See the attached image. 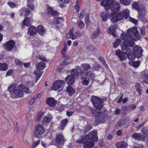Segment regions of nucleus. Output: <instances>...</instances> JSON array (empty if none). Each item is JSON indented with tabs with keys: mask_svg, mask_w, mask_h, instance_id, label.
Segmentation results:
<instances>
[{
	"mask_svg": "<svg viewBox=\"0 0 148 148\" xmlns=\"http://www.w3.org/2000/svg\"><path fill=\"white\" fill-rule=\"evenodd\" d=\"M63 18L62 17H54L52 19L51 22L54 24H58L60 23L61 21H63Z\"/></svg>",
	"mask_w": 148,
	"mask_h": 148,
	"instance_id": "nucleus-32",
	"label": "nucleus"
},
{
	"mask_svg": "<svg viewBox=\"0 0 148 148\" xmlns=\"http://www.w3.org/2000/svg\"><path fill=\"white\" fill-rule=\"evenodd\" d=\"M121 41V40L119 38L116 39L114 42L113 43V47L116 48L119 46Z\"/></svg>",
	"mask_w": 148,
	"mask_h": 148,
	"instance_id": "nucleus-49",
	"label": "nucleus"
},
{
	"mask_svg": "<svg viewBox=\"0 0 148 148\" xmlns=\"http://www.w3.org/2000/svg\"><path fill=\"white\" fill-rule=\"evenodd\" d=\"M112 6L110 8V10L112 11L113 12H119L120 9V4L118 2H116L115 4H113Z\"/></svg>",
	"mask_w": 148,
	"mask_h": 148,
	"instance_id": "nucleus-18",
	"label": "nucleus"
},
{
	"mask_svg": "<svg viewBox=\"0 0 148 148\" xmlns=\"http://www.w3.org/2000/svg\"><path fill=\"white\" fill-rule=\"evenodd\" d=\"M31 19L30 17H26L23 21L22 25V28H23L24 26H29L31 25Z\"/></svg>",
	"mask_w": 148,
	"mask_h": 148,
	"instance_id": "nucleus-23",
	"label": "nucleus"
},
{
	"mask_svg": "<svg viewBox=\"0 0 148 148\" xmlns=\"http://www.w3.org/2000/svg\"><path fill=\"white\" fill-rule=\"evenodd\" d=\"M133 53L136 56L137 58H140L142 57L143 50L141 47L136 45L133 47Z\"/></svg>",
	"mask_w": 148,
	"mask_h": 148,
	"instance_id": "nucleus-13",
	"label": "nucleus"
},
{
	"mask_svg": "<svg viewBox=\"0 0 148 148\" xmlns=\"http://www.w3.org/2000/svg\"><path fill=\"white\" fill-rule=\"evenodd\" d=\"M108 117L105 114H102L101 113L99 112L95 118V121L99 123H104L107 120Z\"/></svg>",
	"mask_w": 148,
	"mask_h": 148,
	"instance_id": "nucleus-10",
	"label": "nucleus"
},
{
	"mask_svg": "<svg viewBox=\"0 0 148 148\" xmlns=\"http://www.w3.org/2000/svg\"><path fill=\"white\" fill-rule=\"evenodd\" d=\"M46 103L51 107H54L56 105V101L54 98L51 97H48L47 99Z\"/></svg>",
	"mask_w": 148,
	"mask_h": 148,
	"instance_id": "nucleus-17",
	"label": "nucleus"
},
{
	"mask_svg": "<svg viewBox=\"0 0 148 148\" xmlns=\"http://www.w3.org/2000/svg\"><path fill=\"white\" fill-rule=\"evenodd\" d=\"M34 1V0H27V6L32 10H34V7L33 4Z\"/></svg>",
	"mask_w": 148,
	"mask_h": 148,
	"instance_id": "nucleus-40",
	"label": "nucleus"
},
{
	"mask_svg": "<svg viewBox=\"0 0 148 148\" xmlns=\"http://www.w3.org/2000/svg\"><path fill=\"white\" fill-rule=\"evenodd\" d=\"M121 38L123 40H124L126 42H128V39L130 38V37L126 34L122 33L120 36Z\"/></svg>",
	"mask_w": 148,
	"mask_h": 148,
	"instance_id": "nucleus-38",
	"label": "nucleus"
},
{
	"mask_svg": "<svg viewBox=\"0 0 148 148\" xmlns=\"http://www.w3.org/2000/svg\"><path fill=\"white\" fill-rule=\"evenodd\" d=\"M59 13L57 11L53 10L50 16H58Z\"/></svg>",
	"mask_w": 148,
	"mask_h": 148,
	"instance_id": "nucleus-62",
	"label": "nucleus"
},
{
	"mask_svg": "<svg viewBox=\"0 0 148 148\" xmlns=\"http://www.w3.org/2000/svg\"><path fill=\"white\" fill-rule=\"evenodd\" d=\"M91 69L94 71H98L99 69H101V67L98 63L95 62L91 67Z\"/></svg>",
	"mask_w": 148,
	"mask_h": 148,
	"instance_id": "nucleus-48",
	"label": "nucleus"
},
{
	"mask_svg": "<svg viewBox=\"0 0 148 148\" xmlns=\"http://www.w3.org/2000/svg\"><path fill=\"white\" fill-rule=\"evenodd\" d=\"M115 25H113L110 26L108 28V33L112 35L114 37H117V35L116 34V31L115 29Z\"/></svg>",
	"mask_w": 148,
	"mask_h": 148,
	"instance_id": "nucleus-24",
	"label": "nucleus"
},
{
	"mask_svg": "<svg viewBox=\"0 0 148 148\" xmlns=\"http://www.w3.org/2000/svg\"><path fill=\"white\" fill-rule=\"evenodd\" d=\"M86 10L84 9L83 10L80 12L79 16V19H82L83 18L84 16L86 13Z\"/></svg>",
	"mask_w": 148,
	"mask_h": 148,
	"instance_id": "nucleus-57",
	"label": "nucleus"
},
{
	"mask_svg": "<svg viewBox=\"0 0 148 148\" xmlns=\"http://www.w3.org/2000/svg\"><path fill=\"white\" fill-rule=\"evenodd\" d=\"M116 145L118 148H127L128 144L125 142L121 141L116 143Z\"/></svg>",
	"mask_w": 148,
	"mask_h": 148,
	"instance_id": "nucleus-29",
	"label": "nucleus"
},
{
	"mask_svg": "<svg viewBox=\"0 0 148 148\" xmlns=\"http://www.w3.org/2000/svg\"><path fill=\"white\" fill-rule=\"evenodd\" d=\"M43 71H41L35 70L34 73L36 77V78L34 79L35 83H36L39 78H40Z\"/></svg>",
	"mask_w": 148,
	"mask_h": 148,
	"instance_id": "nucleus-25",
	"label": "nucleus"
},
{
	"mask_svg": "<svg viewBox=\"0 0 148 148\" xmlns=\"http://www.w3.org/2000/svg\"><path fill=\"white\" fill-rule=\"evenodd\" d=\"M97 130H95L88 133V140L91 142H95L98 140V138L97 136Z\"/></svg>",
	"mask_w": 148,
	"mask_h": 148,
	"instance_id": "nucleus-11",
	"label": "nucleus"
},
{
	"mask_svg": "<svg viewBox=\"0 0 148 148\" xmlns=\"http://www.w3.org/2000/svg\"><path fill=\"white\" fill-rule=\"evenodd\" d=\"M129 20L130 21L133 23L135 25H137L138 24V20L134 18H133L131 17H130L129 18Z\"/></svg>",
	"mask_w": 148,
	"mask_h": 148,
	"instance_id": "nucleus-59",
	"label": "nucleus"
},
{
	"mask_svg": "<svg viewBox=\"0 0 148 148\" xmlns=\"http://www.w3.org/2000/svg\"><path fill=\"white\" fill-rule=\"evenodd\" d=\"M46 63L42 61L40 62L35 64L36 68L37 70H44L46 67Z\"/></svg>",
	"mask_w": 148,
	"mask_h": 148,
	"instance_id": "nucleus-22",
	"label": "nucleus"
},
{
	"mask_svg": "<svg viewBox=\"0 0 148 148\" xmlns=\"http://www.w3.org/2000/svg\"><path fill=\"white\" fill-rule=\"evenodd\" d=\"M136 106L134 104H130L127 106L128 110H131V109H134L136 108Z\"/></svg>",
	"mask_w": 148,
	"mask_h": 148,
	"instance_id": "nucleus-63",
	"label": "nucleus"
},
{
	"mask_svg": "<svg viewBox=\"0 0 148 148\" xmlns=\"http://www.w3.org/2000/svg\"><path fill=\"white\" fill-rule=\"evenodd\" d=\"M89 111L90 112H91L93 115L94 116L95 118L97 114H98L99 113V112H97L95 109L90 108H89Z\"/></svg>",
	"mask_w": 148,
	"mask_h": 148,
	"instance_id": "nucleus-52",
	"label": "nucleus"
},
{
	"mask_svg": "<svg viewBox=\"0 0 148 148\" xmlns=\"http://www.w3.org/2000/svg\"><path fill=\"white\" fill-rule=\"evenodd\" d=\"M37 33L41 36H43L46 33L45 28L42 25H39L37 28Z\"/></svg>",
	"mask_w": 148,
	"mask_h": 148,
	"instance_id": "nucleus-20",
	"label": "nucleus"
},
{
	"mask_svg": "<svg viewBox=\"0 0 148 148\" xmlns=\"http://www.w3.org/2000/svg\"><path fill=\"white\" fill-rule=\"evenodd\" d=\"M21 13L20 14L21 16L23 15L24 16L28 15L30 13V10L28 8H22L21 9Z\"/></svg>",
	"mask_w": 148,
	"mask_h": 148,
	"instance_id": "nucleus-27",
	"label": "nucleus"
},
{
	"mask_svg": "<svg viewBox=\"0 0 148 148\" xmlns=\"http://www.w3.org/2000/svg\"><path fill=\"white\" fill-rule=\"evenodd\" d=\"M65 84V83L64 81L57 80L53 83L52 86V89L56 91H61L63 89Z\"/></svg>",
	"mask_w": 148,
	"mask_h": 148,
	"instance_id": "nucleus-6",
	"label": "nucleus"
},
{
	"mask_svg": "<svg viewBox=\"0 0 148 148\" xmlns=\"http://www.w3.org/2000/svg\"><path fill=\"white\" fill-rule=\"evenodd\" d=\"M93 142H91L88 140V141L84 144V148H90L94 145Z\"/></svg>",
	"mask_w": 148,
	"mask_h": 148,
	"instance_id": "nucleus-34",
	"label": "nucleus"
},
{
	"mask_svg": "<svg viewBox=\"0 0 148 148\" xmlns=\"http://www.w3.org/2000/svg\"><path fill=\"white\" fill-rule=\"evenodd\" d=\"M86 49L87 50H88L91 51H92L96 50L95 47L92 44L86 47Z\"/></svg>",
	"mask_w": 148,
	"mask_h": 148,
	"instance_id": "nucleus-51",
	"label": "nucleus"
},
{
	"mask_svg": "<svg viewBox=\"0 0 148 148\" xmlns=\"http://www.w3.org/2000/svg\"><path fill=\"white\" fill-rule=\"evenodd\" d=\"M84 21L86 25V28H87L90 25V22L89 21L88 14H86Z\"/></svg>",
	"mask_w": 148,
	"mask_h": 148,
	"instance_id": "nucleus-47",
	"label": "nucleus"
},
{
	"mask_svg": "<svg viewBox=\"0 0 148 148\" xmlns=\"http://www.w3.org/2000/svg\"><path fill=\"white\" fill-rule=\"evenodd\" d=\"M142 74L143 82L148 84V73H146L145 71H143Z\"/></svg>",
	"mask_w": 148,
	"mask_h": 148,
	"instance_id": "nucleus-37",
	"label": "nucleus"
},
{
	"mask_svg": "<svg viewBox=\"0 0 148 148\" xmlns=\"http://www.w3.org/2000/svg\"><path fill=\"white\" fill-rule=\"evenodd\" d=\"M100 32L99 29L98 27L96 29V30L92 32L91 36V38H95L97 37L99 33Z\"/></svg>",
	"mask_w": 148,
	"mask_h": 148,
	"instance_id": "nucleus-42",
	"label": "nucleus"
},
{
	"mask_svg": "<svg viewBox=\"0 0 148 148\" xmlns=\"http://www.w3.org/2000/svg\"><path fill=\"white\" fill-rule=\"evenodd\" d=\"M114 0H103L100 3V5L104 7L105 11H103L101 14V17L103 21H106L110 16L108 10L110 7L114 2Z\"/></svg>",
	"mask_w": 148,
	"mask_h": 148,
	"instance_id": "nucleus-2",
	"label": "nucleus"
},
{
	"mask_svg": "<svg viewBox=\"0 0 148 148\" xmlns=\"http://www.w3.org/2000/svg\"><path fill=\"white\" fill-rule=\"evenodd\" d=\"M77 24L79 28L81 29H83L85 27V25L84 22L81 21H80L77 22Z\"/></svg>",
	"mask_w": 148,
	"mask_h": 148,
	"instance_id": "nucleus-54",
	"label": "nucleus"
},
{
	"mask_svg": "<svg viewBox=\"0 0 148 148\" xmlns=\"http://www.w3.org/2000/svg\"><path fill=\"white\" fill-rule=\"evenodd\" d=\"M129 13L130 11L126 9L122 12H113L110 14L109 18L111 22L114 23L123 19L124 17L125 19H127L130 16Z\"/></svg>",
	"mask_w": 148,
	"mask_h": 148,
	"instance_id": "nucleus-1",
	"label": "nucleus"
},
{
	"mask_svg": "<svg viewBox=\"0 0 148 148\" xmlns=\"http://www.w3.org/2000/svg\"><path fill=\"white\" fill-rule=\"evenodd\" d=\"M8 67V65L6 63L0 62V71H6Z\"/></svg>",
	"mask_w": 148,
	"mask_h": 148,
	"instance_id": "nucleus-41",
	"label": "nucleus"
},
{
	"mask_svg": "<svg viewBox=\"0 0 148 148\" xmlns=\"http://www.w3.org/2000/svg\"><path fill=\"white\" fill-rule=\"evenodd\" d=\"M81 66L82 68V70L83 71H87L91 68L90 64L88 63L82 64H81Z\"/></svg>",
	"mask_w": 148,
	"mask_h": 148,
	"instance_id": "nucleus-35",
	"label": "nucleus"
},
{
	"mask_svg": "<svg viewBox=\"0 0 148 148\" xmlns=\"http://www.w3.org/2000/svg\"><path fill=\"white\" fill-rule=\"evenodd\" d=\"M115 52L116 55L119 57L120 60L123 61L126 59V58L124 56V53L122 51L118 49L116 50Z\"/></svg>",
	"mask_w": 148,
	"mask_h": 148,
	"instance_id": "nucleus-21",
	"label": "nucleus"
},
{
	"mask_svg": "<svg viewBox=\"0 0 148 148\" xmlns=\"http://www.w3.org/2000/svg\"><path fill=\"white\" fill-rule=\"evenodd\" d=\"M66 140L62 133H57L55 139V144L57 146H63Z\"/></svg>",
	"mask_w": 148,
	"mask_h": 148,
	"instance_id": "nucleus-7",
	"label": "nucleus"
},
{
	"mask_svg": "<svg viewBox=\"0 0 148 148\" xmlns=\"http://www.w3.org/2000/svg\"><path fill=\"white\" fill-rule=\"evenodd\" d=\"M45 130L44 128L40 124L37 125L36 127V130L34 133L35 137L39 138L41 135L44 132Z\"/></svg>",
	"mask_w": 148,
	"mask_h": 148,
	"instance_id": "nucleus-9",
	"label": "nucleus"
},
{
	"mask_svg": "<svg viewBox=\"0 0 148 148\" xmlns=\"http://www.w3.org/2000/svg\"><path fill=\"white\" fill-rule=\"evenodd\" d=\"M125 54L126 55L127 57L129 56L132 55L133 53L131 49H127V50L125 52Z\"/></svg>",
	"mask_w": 148,
	"mask_h": 148,
	"instance_id": "nucleus-58",
	"label": "nucleus"
},
{
	"mask_svg": "<svg viewBox=\"0 0 148 148\" xmlns=\"http://www.w3.org/2000/svg\"><path fill=\"white\" fill-rule=\"evenodd\" d=\"M132 7L133 9L138 11H140L141 10L138 2L134 1L132 4Z\"/></svg>",
	"mask_w": 148,
	"mask_h": 148,
	"instance_id": "nucleus-31",
	"label": "nucleus"
},
{
	"mask_svg": "<svg viewBox=\"0 0 148 148\" xmlns=\"http://www.w3.org/2000/svg\"><path fill=\"white\" fill-rule=\"evenodd\" d=\"M121 46L122 50L124 51L125 50L127 49L128 48L129 45L128 43L125 42H122L121 44Z\"/></svg>",
	"mask_w": 148,
	"mask_h": 148,
	"instance_id": "nucleus-43",
	"label": "nucleus"
},
{
	"mask_svg": "<svg viewBox=\"0 0 148 148\" xmlns=\"http://www.w3.org/2000/svg\"><path fill=\"white\" fill-rule=\"evenodd\" d=\"M136 57H137L135 55L134 53V54L132 53V55L128 56L127 58L129 60L132 61L134 60Z\"/></svg>",
	"mask_w": 148,
	"mask_h": 148,
	"instance_id": "nucleus-60",
	"label": "nucleus"
},
{
	"mask_svg": "<svg viewBox=\"0 0 148 148\" xmlns=\"http://www.w3.org/2000/svg\"><path fill=\"white\" fill-rule=\"evenodd\" d=\"M137 31V27L136 26H134L132 28H129L127 30V32L132 37Z\"/></svg>",
	"mask_w": 148,
	"mask_h": 148,
	"instance_id": "nucleus-30",
	"label": "nucleus"
},
{
	"mask_svg": "<svg viewBox=\"0 0 148 148\" xmlns=\"http://www.w3.org/2000/svg\"><path fill=\"white\" fill-rule=\"evenodd\" d=\"M107 97H103L100 98L95 96H93L91 98V101L94 107L97 110H101L103 106V102L107 100Z\"/></svg>",
	"mask_w": 148,
	"mask_h": 148,
	"instance_id": "nucleus-4",
	"label": "nucleus"
},
{
	"mask_svg": "<svg viewBox=\"0 0 148 148\" xmlns=\"http://www.w3.org/2000/svg\"><path fill=\"white\" fill-rule=\"evenodd\" d=\"M8 91L13 99L18 98V84H11L8 87Z\"/></svg>",
	"mask_w": 148,
	"mask_h": 148,
	"instance_id": "nucleus-5",
	"label": "nucleus"
},
{
	"mask_svg": "<svg viewBox=\"0 0 148 148\" xmlns=\"http://www.w3.org/2000/svg\"><path fill=\"white\" fill-rule=\"evenodd\" d=\"M68 122V119L67 118H65L62 120L60 123L59 129L61 130H63L65 127L66 126Z\"/></svg>",
	"mask_w": 148,
	"mask_h": 148,
	"instance_id": "nucleus-28",
	"label": "nucleus"
},
{
	"mask_svg": "<svg viewBox=\"0 0 148 148\" xmlns=\"http://www.w3.org/2000/svg\"><path fill=\"white\" fill-rule=\"evenodd\" d=\"M30 63L28 62L27 63H23L21 62L19 60V66L20 65H24V66L26 68H28L30 66Z\"/></svg>",
	"mask_w": 148,
	"mask_h": 148,
	"instance_id": "nucleus-56",
	"label": "nucleus"
},
{
	"mask_svg": "<svg viewBox=\"0 0 148 148\" xmlns=\"http://www.w3.org/2000/svg\"><path fill=\"white\" fill-rule=\"evenodd\" d=\"M15 42L12 39H11L3 44V48L7 51H11L15 47Z\"/></svg>",
	"mask_w": 148,
	"mask_h": 148,
	"instance_id": "nucleus-8",
	"label": "nucleus"
},
{
	"mask_svg": "<svg viewBox=\"0 0 148 148\" xmlns=\"http://www.w3.org/2000/svg\"><path fill=\"white\" fill-rule=\"evenodd\" d=\"M142 132L144 136H146L148 134V128L146 127H143L142 128Z\"/></svg>",
	"mask_w": 148,
	"mask_h": 148,
	"instance_id": "nucleus-55",
	"label": "nucleus"
},
{
	"mask_svg": "<svg viewBox=\"0 0 148 148\" xmlns=\"http://www.w3.org/2000/svg\"><path fill=\"white\" fill-rule=\"evenodd\" d=\"M75 77L73 75H68L66 77L65 81L69 85H72L75 82Z\"/></svg>",
	"mask_w": 148,
	"mask_h": 148,
	"instance_id": "nucleus-16",
	"label": "nucleus"
},
{
	"mask_svg": "<svg viewBox=\"0 0 148 148\" xmlns=\"http://www.w3.org/2000/svg\"><path fill=\"white\" fill-rule=\"evenodd\" d=\"M29 90L27 87H25L22 84H19V97H23L24 95L23 92L29 93Z\"/></svg>",
	"mask_w": 148,
	"mask_h": 148,
	"instance_id": "nucleus-14",
	"label": "nucleus"
},
{
	"mask_svg": "<svg viewBox=\"0 0 148 148\" xmlns=\"http://www.w3.org/2000/svg\"><path fill=\"white\" fill-rule=\"evenodd\" d=\"M52 118V115L49 113L48 114L47 116H44L42 121L43 126L47 127L48 126Z\"/></svg>",
	"mask_w": 148,
	"mask_h": 148,
	"instance_id": "nucleus-12",
	"label": "nucleus"
},
{
	"mask_svg": "<svg viewBox=\"0 0 148 148\" xmlns=\"http://www.w3.org/2000/svg\"><path fill=\"white\" fill-rule=\"evenodd\" d=\"M70 73L71 74V75H73L75 77L76 75H77V76H79L80 77V75L79 74L80 72H79L75 69L70 70Z\"/></svg>",
	"mask_w": 148,
	"mask_h": 148,
	"instance_id": "nucleus-44",
	"label": "nucleus"
},
{
	"mask_svg": "<svg viewBox=\"0 0 148 148\" xmlns=\"http://www.w3.org/2000/svg\"><path fill=\"white\" fill-rule=\"evenodd\" d=\"M132 0H120V2L122 4L125 5H129L131 3Z\"/></svg>",
	"mask_w": 148,
	"mask_h": 148,
	"instance_id": "nucleus-46",
	"label": "nucleus"
},
{
	"mask_svg": "<svg viewBox=\"0 0 148 148\" xmlns=\"http://www.w3.org/2000/svg\"><path fill=\"white\" fill-rule=\"evenodd\" d=\"M43 71H41L35 70L34 73L36 77V78L34 79L35 83H36L39 78H40Z\"/></svg>",
	"mask_w": 148,
	"mask_h": 148,
	"instance_id": "nucleus-26",
	"label": "nucleus"
},
{
	"mask_svg": "<svg viewBox=\"0 0 148 148\" xmlns=\"http://www.w3.org/2000/svg\"><path fill=\"white\" fill-rule=\"evenodd\" d=\"M7 4L11 8H14L16 6V4L14 3L12 1H9Z\"/></svg>",
	"mask_w": 148,
	"mask_h": 148,
	"instance_id": "nucleus-61",
	"label": "nucleus"
},
{
	"mask_svg": "<svg viewBox=\"0 0 148 148\" xmlns=\"http://www.w3.org/2000/svg\"><path fill=\"white\" fill-rule=\"evenodd\" d=\"M140 61H133L132 62L131 65L134 67L136 68H138L140 65Z\"/></svg>",
	"mask_w": 148,
	"mask_h": 148,
	"instance_id": "nucleus-50",
	"label": "nucleus"
},
{
	"mask_svg": "<svg viewBox=\"0 0 148 148\" xmlns=\"http://www.w3.org/2000/svg\"><path fill=\"white\" fill-rule=\"evenodd\" d=\"M134 139L138 141L144 140H145L144 136L141 135V134L135 133L132 136Z\"/></svg>",
	"mask_w": 148,
	"mask_h": 148,
	"instance_id": "nucleus-19",
	"label": "nucleus"
},
{
	"mask_svg": "<svg viewBox=\"0 0 148 148\" xmlns=\"http://www.w3.org/2000/svg\"><path fill=\"white\" fill-rule=\"evenodd\" d=\"M53 10V7L50 6L49 5H47V13L48 15L50 16Z\"/></svg>",
	"mask_w": 148,
	"mask_h": 148,
	"instance_id": "nucleus-53",
	"label": "nucleus"
},
{
	"mask_svg": "<svg viewBox=\"0 0 148 148\" xmlns=\"http://www.w3.org/2000/svg\"><path fill=\"white\" fill-rule=\"evenodd\" d=\"M66 92L69 93L70 96H71L75 94V91L71 87L68 86L66 87Z\"/></svg>",
	"mask_w": 148,
	"mask_h": 148,
	"instance_id": "nucleus-36",
	"label": "nucleus"
},
{
	"mask_svg": "<svg viewBox=\"0 0 148 148\" xmlns=\"http://www.w3.org/2000/svg\"><path fill=\"white\" fill-rule=\"evenodd\" d=\"M37 33V28L33 25L31 26L28 31L27 34L30 36H35Z\"/></svg>",
	"mask_w": 148,
	"mask_h": 148,
	"instance_id": "nucleus-15",
	"label": "nucleus"
},
{
	"mask_svg": "<svg viewBox=\"0 0 148 148\" xmlns=\"http://www.w3.org/2000/svg\"><path fill=\"white\" fill-rule=\"evenodd\" d=\"M80 78L82 81V84L84 86L88 85L90 82V79L93 80L95 77L93 73H89L88 72H85L82 70L80 71Z\"/></svg>",
	"mask_w": 148,
	"mask_h": 148,
	"instance_id": "nucleus-3",
	"label": "nucleus"
},
{
	"mask_svg": "<svg viewBox=\"0 0 148 148\" xmlns=\"http://www.w3.org/2000/svg\"><path fill=\"white\" fill-rule=\"evenodd\" d=\"M135 41H137L140 38V36L139 34V32L137 31L132 36Z\"/></svg>",
	"mask_w": 148,
	"mask_h": 148,
	"instance_id": "nucleus-45",
	"label": "nucleus"
},
{
	"mask_svg": "<svg viewBox=\"0 0 148 148\" xmlns=\"http://www.w3.org/2000/svg\"><path fill=\"white\" fill-rule=\"evenodd\" d=\"M123 121H119L116 124L114 129H117L119 127H121L123 125Z\"/></svg>",
	"mask_w": 148,
	"mask_h": 148,
	"instance_id": "nucleus-64",
	"label": "nucleus"
},
{
	"mask_svg": "<svg viewBox=\"0 0 148 148\" xmlns=\"http://www.w3.org/2000/svg\"><path fill=\"white\" fill-rule=\"evenodd\" d=\"M145 16V13L141 11L138 12L137 17L139 20L143 21H145L146 19Z\"/></svg>",
	"mask_w": 148,
	"mask_h": 148,
	"instance_id": "nucleus-33",
	"label": "nucleus"
},
{
	"mask_svg": "<svg viewBox=\"0 0 148 148\" xmlns=\"http://www.w3.org/2000/svg\"><path fill=\"white\" fill-rule=\"evenodd\" d=\"M88 134L87 135H84L81 138L80 141L78 140L77 142L78 143H85L88 141Z\"/></svg>",
	"mask_w": 148,
	"mask_h": 148,
	"instance_id": "nucleus-39",
	"label": "nucleus"
}]
</instances>
